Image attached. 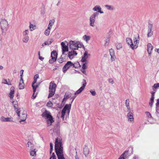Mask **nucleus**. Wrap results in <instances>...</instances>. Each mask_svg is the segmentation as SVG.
<instances>
[{
	"label": "nucleus",
	"instance_id": "64",
	"mask_svg": "<svg viewBox=\"0 0 159 159\" xmlns=\"http://www.w3.org/2000/svg\"><path fill=\"white\" fill-rule=\"evenodd\" d=\"M76 155L75 156V159H79V158L77 155V152L76 151Z\"/></svg>",
	"mask_w": 159,
	"mask_h": 159
},
{
	"label": "nucleus",
	"instance_id": "16",
	"mask_svg": "<svg viewBox=\"0 0 159 159\" xmlns=\"http://www.w3.org/2000/svg\"><path fill=\"white\" fill-rule=\"evenodd\" d=\"M92 10L94 11H97L100 14H103L104 12L102 11V8L99 5H96L93 8Z\"/></svg>",
	"mask_w": 159,
	"mask_h": 159
},
{
	"label": "nucleus",
	"instance_id": "22",
	"mask_svg": "<svg viewBox=\"0 0 159 159\" xmlns=\"http://www.w3.org/2000/svg\"><path fill=\"white\" fill-rule=\"evenodd\" d=\"M128 153V151H125L124 153L121 155L118 159H125L127 157Z\"/></svg>",
	"mask_w": 159,
	"mask_h": 159
},
{
	"label": "nucleus",
	"instance_id": "7",
	"mask_svg": "<svg viewBox=\"0 0 159 159\" xmlns=\"http://www.w3.org/2000/svg\"><path fill=\"white\" fill-rule=\"evenodd\" d=\"M97 15V13L96 12H95L90 16L89 18V24L90 26L93 27H95V22Z\"/></svg>",
	"mask_w": 159,
	"mask_h": 159
},
{
	"label": "nucleus",
	"instance_id": "35",
	"mask_svg": "<svg viewBox=\"0 0 159 159\" xmlns=\"http://www.w3.org/2000/svg\"><path fill=\"white\" fill-rule=\"evenodd\" d=\"M110 41V38L109 37H107L105 39V43L104 44V45L105 46H107L109 43Z\"/></svg>",
	"mask_w": 159,
	"mask_h": 159
},
{
	"label": "nucleus",
	"instance_id": "20",
	"mask_svg": "<svg viewBox=\"0 0 159 159\" xmlns=\"http://www.w3.org/2000/svg\"><path fill=\"white\" fill-rule=\"evenodd\" d=\"M109 52L111 56V61H113L115 60L116 56L114 50H109Z\"/></svg>",
	"mask_w": 159,
	"mask_h": 159
},
{
	"label": "nucleus",
	"instance_id": "13",
	"mask_svg": "<svg viewBox=\"0 0 159 159\" xmlns=\"http://www.w3.org/2000/svg\"><path fill=\"white\" fill-rule=\"evenodd\" d=\"M73 63L71 61H68L65 65L63 66L62 68V70L64 73H65L66 70L69 68L73 66Z\"/></svg>",
	"mask_w": 159,
	"mask_h": 159
},
{
	"label": "nucleus",
	"instance_id": "48",
	"mask_svg": "<svg viewBox=\"0 0 159 159\" xmlns=\"http://www.w3.org/2000/svg\"><path fill=\"white\" fill-rule=\"evenodd\" d=\"M85 62V63H84L82 65V69L83 70L86 69L87 68V66L86 65V64H87V62Z\"/></svg>",
	"mask_w": 159,
	"mask_h": 159
},
{
	"label": "nucleus",
	"instance_id": "26",
	"mask_svg": "<svg viewBox=\"0 0 159 159\" xmlns=\"http://www.w3.org/2000/svg\"><path fill=\"white\" fill-rule=\"evenodd\" d=\"M29 28L30 30L31 31H32L35 29L36 25L35 24H33L31 23H30Z\"/></svg>",
	"mask_w": 159,
	"mask_h": 159
},
{
	"label": "nucleus",
	"instance_id": "58",
	"mask_svg": "<svg viewBox=\"0 0 159 159\" xmlns=\"http://www.w3.org/2000/svg\"><path fill=\"white\" fill-rule=\"evenodd\" d=\"M4 81H5V82L4 83V84H8V85H11V84H9L7 82V80L6 79H5V80H4Z\"/></svg>",
	"mask_w": 159,
	"mask_h": 159
},
{
	"label": "nucleus",
	"instance_id": "42",
	"mask_svg": "<svg viewBox=\"0 0 159 159\" xmlns=\"http://www.w3.org/2000/svg\"><path fill=\"white\" fill-rule=\"evenodd\" d=\"M159 87V83L155 84L153 86H152V88L154 91H156V89Z\"/></svg>",
	"mask_w": 159,
	"mask_h": 159
},
{
	"label": "nucleus",
	"instance_id": "63",
	"mask_svg": "<svg viewBox=\"0 0 159 159\" xmlns=\"http://www.w3.org/2000/svg\"><path fill=\"white\" fill-rule=\"evenodd\" d=\"M37 82V79H35V78H34V80L33 82V83H32V84H34L35 83H36Z\"/></svg>",
	"mask_w": 159,
	"mask_h": 159
},
{
	"label": "nucleus",
	"instance_id": "9",
	"mask_svg": "<svg viewBox=\"0 0 159 159\" xmlns=\"http://www.w3.org/2000/svg\"><path fill=\"white\" fill-rule=\"evenodd\" d=\"M71 104H66L63 109L61 111V117L63 119L64 118V117L65 115L66 112L67 110L68 111V113H69L70 111V109Z\"/></svg>",
	"mask_w": 159,
	"mask_h": 159
},
{
	"label": "nucleus",
	"instance_id": "25",
	"mask_svg": "<svg viewBox=\"0 0 159 159\" xmlns=\"http://www.w3.org/2000/svg\"><path fill=\"white\" fill-rule=\"evenodd\" d=\"M105 7L108 10L113 11L115 10L114 7L111 5H105Z\"/></svg>",
	"mask_w": 159,
	"mask_h": 159
},
{
	"label": "nucleus",
	"instance_id": "55",
	"mask_svg": "<svg viewBox=\"0 0 159 159\" xmlns=\"http://www.w3.org/2000/svg\"><path fill=\"white\" fill-rule=\"evenodd\" d=\"M76 97V96H73V97H71V98H70V99H72V100L71 101V103H72L73 101V100H74V99H75V98Z\"/></svg>",
	"mask_w": 159,
	"mask_h": 159
},
{
	"label": "nucleus",
	"instance_id": "14",
	"mask_svg": "<svg viewBox=\"0 0 159 159\" xmlns=\"http://www.w3.org/2000/svg\"><path fill=\"white\" fill-rule=\"evenodd\" d=\"M90 56V54L87 51H86L82 57L81 61L83 62H86L87 61V59Z\"/></svg>",
	"mask_w": 159,
	"mask_h": 159
},
{
	"label": "nucleus",
	"instance_id": "30",
	"mask_svg": "<svg viewBox=\"0 0 159 159\" xmlns=\"http://www.w3.org/2000/svg\"><path fill=\"white\" fill-rule=\"evenodd\" d=\"M125 104L127 108V110L129 111V110H131L129 106V99H127L125 100Z\"/></svg>",
	"mask_w": 159,
	"mask_h": 159
},
{
	"label": "nucleus",
	"instance_id": "53",
	"mask_svg": "<svg viewBox=\"0 0 159 159\" xmlns=\"http://www.w3.org/2000/svg\"><path fill=\"white\" fill-rule=\"evenodd\" d=\"M153 102H154V101H150V102H149V105L151 107H152V106Z\"/></svg>",
	"mask_w": 159,
	"mask_h": 159
},
{
	"label": "nucleus",
	"instance_id": "10",
	"mask_svg": "<svg viewBox=\"0 0 159 159\" xmlns=\"http://www.w3.org/2000/svg\"><path fill=\"white\" fill-rule=\"evenodd\" d=\"M57 53L55 51H53L51 53V59L49 60V62L50 64H52L55 61L57 58Z\"/></svg>",
	"mask_w": 159,
	"mask_h": 159
},
{
	"label": "nucleus",
	"instance_id": "31",
	"mask_svg": "<svg viewBox=\"0 0 159 159\" xmlns=\"http://www.w3.org/2000/svg\"><path fill=\"white\" fill-rule=\"evenodd\" d=\"M54 23V20H50L49 21L48 27L51 29Z\"/></svg>",
	"mask_w": 159,
	"mask_h": 159
},
{
	"label": "nucleus",
	"instance_id": "41",
	"mask_svg": "<svg viewBox=\"0 0 159 159\" xmlns=\"http://www.w3.org/2000/svg\"><path fill=\"white\" fill-rule=\"evenodd\" d=\"M116 47L117 50H119L122 48V45L121 43H117L116 44Z\"/></svg>",
	"mask_w": 159,
	"mask_h": 159
},
{
	"label": "nucleus",
	"instance_id": "50",
	"mask_svg": "<svg viewBox=\"0 0 159 159\" xmlns=\"http://www.w3.org/2000/svg\"><path fill=\"white\" fill-rule=\"evenodd\" d=\"M108 82L109 83L113 84L114 83V81L112 79H108Z\"/></svg>",
	"mask_w": 159,
	"mask_h": 159
},
{
	"label": "nucleus",
	"instance_id": "17",
	"mask_svg": "<svg viewBox=\"0 0 159 159\" xmlns=\"http://www.w3.org/2000/svg\"><path fill=\"white\" fill-rule=\"evenodd\" d=\"M13 118L12 117H5L4 116H2L0 118V120L2 121L3 122H10L13 121Z\"/></svg>",
	"mask_w": 159,
	"mask_h": 159
},
{
	"label": "nucleus",
	"instance_id": "32",
	"mask_svg": "<svg viewBox=\"0 0 159 159\" xmlns=\"http://www.w3.org/2000/svg\"><path fill=\"white\" fill-rule=\"evenodd\" d=\"M53 40L52 39H50L48 40L46 42L43 44L42 45L44 46V45H49L51 44L53 41Z\"/></svg>",
	"mask_w": 159,
	"mask_h": 159
},
{
	"label": "nucleus",
	"instance_id": "60",
	"mask_svg": "<svg viewBox=\"0 0 159 159\" xmlns=\"http://www.w3.org/2000/svg\"><path fill=\"white\" fill-rule=\"evenodd\" d=\"M154 97L152 96H151V97L150 98V101H154Z\"/></svg>",
	"mask_w": 159,
	"mask_h": 159
},
{
	"label": "nucleus",
	"instance_id": "34",
	"mask_svg": "<svg viewBox=\"0 0 159 159\" xmlns=\"http://www.w3.org/2000/svg\"><path fill=\"white\" fill-rule=\"evenodd\" d=\"M51 29L49 28H47L45 30L44 32V34L46 36H48L50 34V32L51 30Z\"/></svg>",
	"mask_w": 159,
	"mask_h": 159
},
{
	"label": "nucleus",
	"instance_id": "61",
	"mask_svg": "<svg viewBox=\"0 0 159 159\" xmlns=\"http://www.w3.org/2000/svg\"><path fill=\"white\" fill-rule=\"evenodd\" d=\"M20 82L21 83H23V80L22 79V76H20Z\"/></svg>",
	"mask_w": 159,
	"mask_h": 159
},
{
	"label": "nucleus",
	"instance_id": "54",
	"mask_svg": "<svg viewBox=\"0 0 159 159\" xmlns=\"http://www.w3.org/2000/svg\"><path fill=\"white\" fill-rule=\"evenodd\" d=\"M37 93H36V94H35V93H33V95H32V98H35L36 97V95H37Z\"/></svg>",
	"mask_w": 159,
	"mask_h": 159
},
{
	"label": "nucleus",
	"instance_id": "2",
	"mask_svg": "<svg viewBox=\"0 0 159 159\" xmlns=\"http://www.w3.org/2000/svg\"><path fill=\"white\" fill-rule=\"evenodd\" d=\"M139 36L134 37L133 39V43L132 40L130 38H127L126 41L132 49H136L138 46L139 41Z\"/></svg>",
	"mask_w": 159,
	"mask_h": 159
},
{
	"label": "nucleus",
	"instance_id": "36",
	"mask_svg": "<svg viewBox=\"0 0 159 159\" xmlns=\"http://www.w3.org/2000/svg\"><path fill=\"white\" fill-rule=\"evenodd\" d=\"M71 93H66L65 95V97L63 98V100H64L65 98L66 99H68L69 98H71Z\"/></svg>",
	"mask_w": 159,
	"mask_h": 159
},
{
	"label": "nucleus",
	"instance_id": "47",
	"mask_svg": "<svg viewBox=\"0 0 159 159\" xmlns=\"http://www.w3.org/2000/svg\"><path fill=\"white\" fill-rule=\"evenodd\" d=\"M50 159H57L54 153L53 152L52 153V156L50 157Z\"/></svg>",
	"mask_w": 159,
	"mask_h": 159
},
{
	"label": "nucleus",
	"instance_id": "57",
	"mask_svg": "<svg viewBox=\"0 0 159 159\" xmlns=\"http://www.w3.org/2000/svg\"><path fill=\"white\" fill-rule=\"evenodd\" d=\"M24 72V70H22L20 71V76H22L23 73Z\"/></svg>",
	"mask_w": 159,
	"mask_h": 159
},
{
	"label": "nucleus",
	"instance_id": "5",
	"mask_svg": "<svg viewBox=\"0 0 159 159\" xmlns=\"http://www.w3.org/2000/svg\"><path fill=\"white\" fill-rule=\"evenodd\" d=\"M0 26L2 32H6L9 26L7 20L5 19H1L0 21Z\"/></svg>",
	"mask_w": 159,
	"mask_h": 159
},
{
	"label": "nucleus",
	"instance_id": "59",
	"mask_svg": "<svg viewBox=\"0 0 159 159\" xmlns=\"http://www.w3.org/2000/svg\"><path fill=\"white\" fill-rule=\"evenodd\" d=\"M39 76L38 74H36L35 75L34 77V78H35L36 79H37V78H39Z\"/></svg>",
	"mask_w": 159,
	"mask_h": 159
},
{
	"label": "nucleus",
	"instance_id": "6",
	"mask_svg": "<svg viewBox=\"0 0 159 159\" xmlns=\"http://www.w3.org/2000/svg\"><path fill=\"white\" fill-rule=\"evenodd\" d=\"M57 85L55 84L54 81H52L50 83L49 87V92L48 98L52 97L54 94Z\"/></svg>",
	"mask_w": 159,
	"mask_h": 159
},
{
	"label": "nucleus",
	"instance_id": "29",
	"mask_svg": "<svg viewBox=\"0 0 159 159\" xmlns=\"http://www.w3.org/2000/svg\"><path fill=\"white\" fill-rule=\"evenodd\" d=\"M27 144V147L30 148V150H32L33 149L34 147V144L31 142H28Z\"/></svg>",
	"mask_w": 159,
	"mask_h": 159
},
{
	"label": "nucleus",
	"instance_id": "4",
	"mask_svg": "<svg viewBox=\"0 0 159 159\" xmlns=\"http://www.w3.org/2000/svg\"><path fill=\"white\" fill-rule=\"evenodd\" d=\"M42 116L43 117H45L47 119V122L48 126L51 125L52 123L54 122L50 113L47 110L44 111L42 114Z\"/></svg>",
	"mask_w": 159,
	"mask_h": 159
},
{
	"label": "nucleus",
	"instance_id": "45",
	"mask_svg": "<svg viewBox=\"0 0 159 159\" xmlns=\"http://www.w3.org/2000/svg\"><path fill=\"white\" fill-rule=\"evenodd\" d=\"M24 83L20 82L19 84V89H22L24 88Z\"/></svg>",
	"mask_w": 159,
	"mask_h": 159
},
{
	"label": "nucleus",
	"instance_id": "56",
	"mask_svg": "<svg viewBox=\"0 0 159 159\" xmlns=\"http://www.w3.org/2000/svg\"><path fill=\"white\" fill-rule=\"evenodd\" d=\"M39 58L41 61H43V60L44 58L42 57L41 56H39Z\"/></svg>",
	"mask_w": 159,
	"mask_h": 159
},
{
	"label": "nucleus",
	"instance_id": "1",
	"mask_svg": "<svg viewBox=\"0 0 159 159\" xmlns=\"http://www.w3.org/2000/svg\"><path fill=\"white\" fill-rule=\"evenodd\" d=\"M55 150L58 159H65L63 153V147L61 139L57 138L56 139Z\"/></svg>",
	"mask_w": 159,
	"mask_h": 159
},
{
	"label": "nucleus",
	"instance_id": "23",
	"mask_svg": "<svg viewBox=\"0 0 159 159\" xmlns=\"http://www.w3.org/2000/svg\"><path fill=\"white\" fill-rule=\"evenodd\" d=\"M89 153V150L86 146H85L84 148V153L86 157L88 156Z\"/></svg>",
	"mask_w": 159,
	"mask_h": 159
},
{
	"label": "nucleus",
	"instance_id": "46",
	"mask_svg": "<svg viewBox=\"0 0 159 159\" xmlns=\"http://www.w3.org/2000/svg\"><path fill=\"white\" fill-rule=\"evenodd\" d=\"M53 103L51 101H49L47 104V106L48 107H52L53 106Z\"/></svg>",
	"mask_w": 159,
	"mask_h": 159
},
{
	"label": "nucleus",
	"instance_id": "28",
	"mask_svg": "<svg viewBox=\"0 0 159 159\" xmlns=\"http://www.w3.org/2000/svg\"><path fill=\"white\" fill-rule=\"evenodd\" d=\"M64 55L62 56L60 58L58 59L57 61L59 63H62L63 62L66 61V59L65 57H63Z\"/></svg>",
	"mask_w": 159,
	"mask_h": 159
},
{
	"label": "nucleus",
	"instance_id": "18",
	"mask_svg": "<svg viewBox=\"0 0 159 159\" xmlns=\"http://www.w3.org/2000/svg\"><path fill=\"white\" fill-rule=\"evenodd\" d=\"M13 104L14 105V107L15 110H16V112L17 113L18 116H20V111H18L17 109L18 107V105L17 104V102H13Z\"/></svg>",
	"mask_w": 159,
	"mask_h": 159
},
{
	"label": "nucleus",
	"instance_id": "43",
	"mask_svg": "<svg viewBox=\"0 0 159 159\" xmlns=\"http://www.w3.org/2000/svg\"><path fill=\"white\" fill-rule=\"evenodd\" d=\"M29 33V30H25L22 33L23 36H28L27 35Z\"/></svg>",
	"mask_w": 159,
	"mask_h": 159
},
{
	"label": "nucleus",
	"instance_id": "11",
	"mask_svg": "<svg viewBox=\"0 0 159 159\" xmlns=\"http://www.w3.org/2000/svg\"><path fill=\"white\" fill-rule=\"evenodd\" d=\"M82 83V86L75 93V95L80 93L85 88L87 84L86 80L84 79H83Z\"/></svg>",
	"mask_w": 159,
	"mask_h": 159
},
{
	"label": "nucleus",
	"instance_id": "49",
	"mask_svg": "<svg viewBox=\"0 0 159 159\" xmlns=\"http://www.w3.org/2000/svg\"><path fill=\"white\" fill-rule=\"evenodd\" d=\"M90 92L91 93L92 95H93V96H95L96 95V92L95 91H92V90H91L90 91Z\"/></svg>",
	"mask_w": 159,
	"mask_h": 159
},
{
	"label": "nucleus",
	"instance_id": "37",
	"mask_svg": "<svg viewBox=\"0 0 159 159\" xmlns=\"http://www.w3.org/2000/svg\"><path fill=\"white\" fill-rule=\"evenodd\" d=\"M29 39V38L28 36H24V38L22 39V41L24 43H26L28 42Z\"/></svg>",
	"mask_w": 159,
	"mask_h": 159
},
{
	"label": "nucleus",
	"instance_id": "8",
	"mask_svg": "<svg viewBox=\"0 0 159 159\" xmlns=\"http://www.w3.org/2000/svg\"><path fill=\"white\" fill-rule=\"evenodd\" d=\"M69 50H62V55H66L67 53L68 54V57L70 59H72L74 56L77 55V53L75 50H71L68 52Z\"/></svg>",
	"mask_w": 159,
	"mask_h": 159
},
{
	"label": "nucleus",
	"instance_id": "38",
	"mask_svg": "<svg viewBox=\"0 0 159 159\" xmlns=\"http://www.w3.org/2000/svg\"><path fill=\"white\" fill-rule=\"evenodd\" d=\"M156 106L157 107V111L159 113V98L157 100V103H156Z\"/></svg>",
	"mask_w": 159,
	"mask_h": 159
},
{
	"label": "nucleus",
	"instance_id": "27",
	"mask_svg": "<svg viewBox=\"0 0 159 159\" xmlns=\"http://www.w3.org/2000/svg\"><path fill=\"white\" fill-rule=\"evenodd\" d=\"M84 40L86 43H87L90 39V37L89 36L84 35L83 36Z\"/></svg>",
	"mask_w": 159,
	"mask_h": 159
},
{
	"label": "nucleus",
	"instance_id": "62",
	"mask_svg": "<svg viewBox=\"0 0 159 159\" xmlns=\"http://www.w3.org/2000/svg\"><path fill=\"white\" fill-rule=\"evenodd\" d=\"M81 72H82L85 75H86V72L85 71V70H82L81 69Z\"/></svg>",
	"mask_w": 159,
	"mask_h": 159
},
{
	"label": "nucleus",
	"instance_id": "24",
	"mask_svg": "<svg viewBox=\"0 0 159 159\" xmlns=\"http://www.w3.org/2000/svg\"><path fill=\"white\" fill-rule=\"evenodd\" d=\"M153 31H152V26H150V27H149L148 34H147V36L148 37H151L153 34Z\"/></svg>",
	"mask_w": 159,
	"mask_h": 159
},
{
	"label": "nucleus",
	"instance_id": "40",
	"mask_svg": "<svg viewBox=\"0 0 159 159\" xmlns=\"http://www.w3.org/2000/svg\"><path fill=\"white\" fill-rule=\"evenodd\" d=\"M61 0H54V4H55L56 6H58L61 3Z\"/></svg>",
	"mask_w": 159,
	"mask_h": 159
},
{
	"label": "nucleus",
	"instance_id": "52",
	"mask_svg": "<svg viewBox=\"0 0 159 159\" xmlns=\"http://www.w3.org/2000/svg\"><path fill=\"white\" fill-rule=\"evenodd\" d=\"M32 87H34L35 89H37L39 87V85L38 84H36L34 85V84H32Z\"/></svg>",
	"mask_w": 159,
	"mask_h": 159
},
{
	"label": "nucleus",
	"instance_id": "3",
	"mask_svg": "<svg viewBox=\"0 0 159 159\" xmlns=\"http://www.w3.org/2000/svg\"><path fill=\"white\" fill-rule=\"evenodd\" d=\"M69 47L71 50H78L79 48L85 49L83 44L79 41L70 40L69 42Z\"/></svg>",
	"mask_w": 159,
	"mask_h": 159
},
{
	"label": "nucleus",
	"instance_id": "51",
	"mask_svg": "<svg viewBox=\"0 0 159 159\" xmlns=\"http://www.w3.org/2000/svg\"><path fill=\"white\" fill-rule=\"evenodd\" d=\"M146 115H147V116H148V117L149 118H151L152 117L151 114L149 112H146Z\"/></svg>",
	"mask_w": 159,
	"mask_h": 159
},
{
	"label": "nucleus",
	"instance_id": "44",
	"mask_svg": "<svg viewBox=\"0 0 159 159\" xmlns=\"http://www.w3.org/2000/svg\"><path fill=\"white\" fill-rule=\"evenodd\" d=\"M153 47L152 44L150 43H148L147 45V50H152Z\"/></svg>",
	"mask_w": 159,
	"mask_h": 159
},
{
	"label": "nucleus",
	"instance_id": "19",
	"mask_svg": "<svg viewBox=\"0 0 159 159\" xmlns=\"http://www.w3.org/2000/svg\"><path fill=\"white\" fill-rule=\"evenodd\" d=\"M14 93V87L13 86H12L10 88V92L9 94V96L11 99L13 98Z\"/></svg>",
	"mask_w": 159,
	"mask_h": 159
},
{
	"label": "nucleus",
	"instance_id": "33",
	"mask_svg": "<svg viewBox=\"0 0 159 159\" xmlns=\"http://www.w3.org/2000/svg\"><path fill=\"white\" fill-rule=\"evenodd\" d=\"M36 152L35 149L31 150L30 152V155L32 157H34L36 155Z\"/></svg>",
	"mask_w": 159,
	"mask_h": 159
},
{
	"label": "nucleus",
	"instance_id": "39",
	"mask_svg": "<svg viewBox=\"0 0 159 159\" xmlns=\"http://www.w3.org/2000/svg\"><path fill=\"white\" fill-rule=\"evenodd\" d=\"M73 66L75 68H78L79 67H80L81 65H80L79 63L77 62L76 63H75V64H73Z\"/></svg>",
	"mask_w": 159,
	"mask_h": 159
},
{
	"label": "nucleus",
	"instance_id": "21",
	"mask_svg": "<svg viewBox=\"0 0 159 159\" xmlns=\"http://www.w3.org/2000/svg\"><path fill=\"white\" fill-rule=\"evenodd\" d=\"M20 122L21 123V122L25 121L27 118V115L25 113L22 114L21 116H20Z\"/></svg>",
	"mask_w": 159,
	"mask_h": 159
},
{
	"label": "nucleus",
	"instance_id": "12",
	"mask_svg": "<svg viewBox=\"0 0 159 159\" xmlns=\"http://www.w3.org/2000/svg\"><path fill=\"white\" fill-rule=\"evenodd\" d=\"M127 112H128L127 115L128 121L131 122H133L134 119L133 113L131 111V110H127Z\"/></svg>",
	"mask_w": 159,
	"mask_h": 159
},
{
	"label": "nucleus",
	"instance_id": "15",
	"mask_svg": "<svg viewBox=\"0 0 159 159\" xmlns=\"http://www.w3.org/2000/svg\"><path fill=\"white\" fill-rule=\"evenodd\" d=\"M61 45L62 50H69V43L67 41L65 40L61 43Z\"/></svg>",
	"mask_w": 159,
	"mask_h": 159
}]
</instances>
